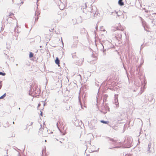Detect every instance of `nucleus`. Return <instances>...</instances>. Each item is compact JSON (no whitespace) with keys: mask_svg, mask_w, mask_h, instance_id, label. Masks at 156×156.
Segmentation results:
<instances>
[{"mask_svg":"<svg viewBox=\"0 0 156 156\" xmlns=\"http://www.w3.org/2000/svg\"><path fill=\"white\" fill-rule=\"evenodd\" d=\"M36 12L35 13V22H36L37 21L39 18L38 16L40 14V11L39 9H38L37 6H36Z\"/></svg>","mask_w":156,"mask_h":156,"instance_id":"nucleus-1","label":"nucleus"},{"mask_svg":"<svg viewBox=\"0 0 156 156\" xmlns=\"http://www.w3.org/2000/svg\"><path fill=\"white\" fill-rule=\"evenodd\" d=\"M52 32L50 30H49L46 33V34H45V35H46V37H47L48 36L51 37L52 35Z\"/></svg>","mask_w":156,"mask_h":156,"instance_id":"nucleus-2","label":"nucleus"},{"mask_svg":"<svg viewBox=\"0 0 156 156\" xmlns=\"http://www.w3.org/2000/svg\"><path fill=\"white\" fill-rule=\"evenodd\" d=\"M55 63L57 64L58 66H60V61L58 57H56V59L55 60Z\"/></svg>","mask_w":156,"mask_h":156,"instance_id":"nucleus-3","label":"nucleus"},{"mask_svg":"<svg viewBox=\"0 0 156 156\" xmlns=\"http://www.w3.org/2000/svg\"><path fill=\"white\" fill-rule=\"evenodd\" d=\"M123 0H119L118 1V4L121 6H122L124 5V3L122 2Z\"/></svg>","mask_w":156,"mask_h":156,"instance_id":"nucleus-4","label":"nucleus"},{"mask_svg":"<svg viewBox=\"0 0 156 156\" xmlns=\"http://www.w3.org/2000/svg\"><path fill=\"white\" fill-rule=\"evenodd\" d=\"M59 124H60V126H59V127H60V128L63 129L64 127V124L62 122L61 123L59 122Z\"/></svg>","mask_w":156,"mask_h":156,"instance_id":"nucleus-5","label":"nucleus"},{"mask_svg":"<svg viewBox=\"0 0 156 156\" xmlns=\"http://www.w3.org/2000/svg\"><path fill=\"white\" fill-rule=\"evenodd\" d=\"M110 140L111 141L114 142V143H117L118 141V140L114 139H111Z\"/></svg>","mask_w":156,"mask_h":156,"instance_id":"nucleus-6","label":"nucleus"},{"mask_svg":"<svg viewBox=\"0 0 156 156\" xmlns=\"http://www.w3.org/2000/svg\"><path fill=\"white\" fill-rule=\"evenodd\" d=\"M117 145H118L119 146L117 147H116L119 148L121 147V145H122V143L120 142H118L117 144Z\"/></svg>","mask_w":156,"mask_h":156,"instance_id":"nucleus-7","label":"nucleus"},{"mask_svg":"<svg viewBox=\"0 0 156 156\" xmlns=\"http://www.w3.org/2000/svg\"><path fill=\"white\" fill-rule=\"evenodd\" d=\"M100 122L104 124H108L109 123L108 121H105L103 120H101Z\"/></svg>","mask_w":156,"mask_h":156,"instance_id":"nucleus-8","label":"nucleus"},{"mask_svg":"<svg viewBox=\"0 0 156 156\" xmlns=\"http://www.w3.org/2000/svg\"><path fill=\"white\" fill-rule=\"evenodd\" d=\"M33 53L31 52H30L29 53V57L30 58H31L33 57Z\"/></svg>","mask_w":156,"mask_h":156,"instance_id":"nucleus-9","label":"nucleus"},{"mask_svg":"<svg viewBox=\"0 0 156 156\" xmlns=\"http://www.w3.org/2000/svg\"><path fill=\"white\" fill-rule=\"evenodd\" d=\"M9 16L12 18L14 17V14L12 13H10L9 15Z\"/></svg>","mask_w":156,"mask_h":156,"instance_id":"nucleus-10","label":"nucleus"},{"mask_svg":"<svg viewBox=\"0 0 156 156\" xmlns=\"http://www.w3.org/2000/svg\"><path fill=\"white\" fill-rule=\"evenodd\" d=\"M6 96V94L5 93L2 96L0 97V99H2L4 98Z\"/></svg>","mask_w":156,"mask_h":156,"instance_id":"nucleus-11","label":"nucleus"},{"mask_svg":"<svg viewBox=\"0 0 156 156\" xmlns=\"http://www.w3.org/2000/svg\"><path fill=\"white\" fill-rule=\"evenodd\" d=\"M151 143H149V144H148V150L149 151H150V149L151 148Z\"/></svg>","mask_w":156,"mask_h":156,"instance_id":"nucleus-12","label":"nucleus"},{"mask_svg":"<svg viewBox=\"0 0 156 156\" xmlns=\"http://www.w3.org/2000/svg\"><path fill=\"white\" fill-rule=\"evenodd\" d=\"M0 75L5 76V73H3L2 72H0Z\"/></svg>","mask_w":156,"mask_h":156,"instance_id":"nucleus-13","label":"nucleus"},{"mask_svg":"<svg viewBox=\"0 0 156 156\" xmlns=\"http://www.w3.org/2000/svg\"><path fill=\"white\" fill-rule=\"evenodd\" d=\"M37 88L38 89V87L37 86H35V91H36V90L37 89Z\"/></svg>","mask_w":156,"mask_h":156,"instance_id":"nucleus-14","label":"nucleus"},{"mask_svg":"<svg viewBox=\"0 0 156 156\" xmlns=\"http://www.w3.org/2000/svg\"><path fill=\"white\" fill-rule=\"evenodd\" d=\"M57 1H58H58L60 2H61V0H57ZM54 1L56 2H57V0H54Z\"/></svg>","mask_w":156,"mask_h":156,"instance_id":"nucleus-15","label":"nucleus"},{"mask_svg":"<svg viewBox=\"0 0 156 156\" xmlns=\"http://www.w3.org/2000/svg\"><path fill=\"white\" fill-rule=\"evenodd\" d=\"M40 115H41V116H43V113H42V112H41V113Z\"/></svg>","mask_w":156,"mask_h":156,"instance_id":"nucleus-16","label":"nucleus"},{"mask_svg":"<svg viewBox=\"0 0 156 156\" xmlns=\"http://www.w3.org/2000/svg\"><path fill=\"white\" fill-rule=\"evenodd\" d=\"M41 105V104L40 103L38 104V107H39Z\"/></svg>","mask_w":156,"mask_h":156,"instance_id":"nucleus-17","label":"nucleus"},{"mask_svg":"<svg viewBox=\"0 0 156 156\" xmlns=\"http://www.w3.org/2000/svg\"><path fill=\"white\" fill-rule=\"evenodd\" d=\"M13 124H14V122H13Z\"/></svg>","mask_w":156,"mask_h":156,"instance_id":"nucleus-18","label":"nucleus"},{"mask_svg":"<svg viewBox=\"0 0 156 156\" xmlns=\"http://www.w3.org/2000/svg\"><path fill=\"white\" fill-rule=\"evenodd\" d=\"M35 93L37 94V93H36V92H35Z\"/></svg>","mask_w":156,"mask_h":156,"instance_id":"nucleus-19","label":"nucleus"}]
</instances>
